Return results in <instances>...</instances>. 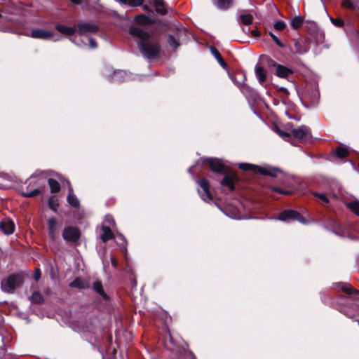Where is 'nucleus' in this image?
I'll list each match as a JSON object with an SVG mask.
<instances>
[{"label": "nucleus", "instance_id": "obj_1", "mask_svg": "<svg viewBox=\"0 0 359 359\" xmlns=\"http://www.w3.org/2000/svg\"><path fill=\"white\" fill-rule=\"evenodd\" d=\"M129 34L139 39L137 43L141 53L147 59L158 56L160 46L157 41L151 39L149 34L140 27H130Z\"/></svg>", "mask_w": 359, "mask_h": 359}, {"label": "nucleus", "instance_id": "obj_2", "mask_svg": "<svg viewBox=\"0 0 359 359\" xmlns=\"http://www.w3.org/2000/svg\"><path fill=\"white\" fill-rule=\"evenodd\" d=\"M208 163L212 171L226 174L221 184L227 187L230 191H233L234 189V182L237 180V177L233 173H229L227 167L217 158H209Z\"/></svg>", "mask_w": 359, "mask_h": 359}, {"label": "nucleus", "instance_id": "obj_3", "mask_svg": "<svg viewBox=\"0 0 359 359\" xmlns=\"http://www.w3.org/2000/svg\"><path fill=\"white\" fill-rule=\"evenodd\" d=\"M22 284L21 277L18 275H10L1 280V287L4 292L12 293Z\"/></svg>", "mask_w": 359, "mask_h": 359}, {"label": "nucleus", "instance_id": "obj_4", "mask_svg": "<svg viewBox=\"0 0 359 359\" xmlns=\"http://www.w3.org/2000/svg\"><path fill=\"white\" fill-rule=\"evenodd\" d=\"M238 167L240 169L244 171H248L250 173L259 172L263 175H268L271 176H274L276 172V170H272L271 168H262L258 165L248 163H239Z\"/></svg>", "mask_w": 359, "mask_h": 359}, {"label": "nucleus", "instance_id": "obj_5", "mask_svg": "<svg viewBox=\"0 0 359 359\" xmlns=\"http://www.w3.org/2000/svg\"><path fill=\"white\" fill-rule=\"evenodd\" d=\"M292 137L298 140L301 142H307L311 140L312 133L311 129L306 126H302L297 128L291 130Z\"/></svg>", "mask_w": 359, "mask_h": 359}, {"label": "nucleus", "instance_id": "obj_6", "mask_svg": "<svg viewBox=\"0 0 359 359\" xmlns=\"http://www.w3.org/2000/svg\"><path fill=\"white\" fill-rule=\"evenodd\" d=\"M199 186L198 189V194L201 199L206 203H210L212 201V197L210 193V184L207 180L201 179L196 182Z\"/></svg>", "mask_w": 359, "mask_h": 359}, {"label": "nucleus", "instance_id": "obj_7", "mask_svg": "<svg viewBox=\"0 0 359 359\" xmlns=\"http://www.w3.org/2000/svg\"><path fill=\"white\" fill-rule=\"evenodd\" d=\"M276 219L283 222H290V220H297L302 224H306V220L300 215V214L293 210H286L283 211L279 217Z\"/></svg>", "mask_w": 359, "mask_h": 359}, {"label": "nucleus", "instance_id": "obj_8", "mask_svg": "<svg viewBox=\"0 0 359 359\" xmlns=\"http://www.w3.org/2000/svg\"><path fill=\"white\" fill-rule=\"evenodd\" d=\"M76 33L79 35H86L90 33H96L99 27L93 22H81L76 25Z\"/></svg>", "mask_w": 359, "mask_h": 359}, {"label": "nucleus", "instance_id": "obj_9", "mask_svg": "<svg viewBox=\"0 0 359 359\" xmlns=\"http://www.w3.org/2000/svg\"><path fill=\"white\" fill-rule=\"evenodd\" d=\"M339 290L347 294L353 300H359V290L355 289L350 283L339 282L336 284Z\"/></svg>", "mask_w": 359, "mask_h": 359}, {"label": "nucleus", "instance_id": "obj_10", "mask_svg": "<svg viewBox=\"0 0 359 359\" xmlns=\"http://www.w3.org/2000/svg\"><path fill=\"white\" fill-rule=\"evenodd\" d=\"M55 34L53 32L43 29H33L31 31L30 37L33 39L49 40L54 36Z\"/></svg>", "mask_w": 359, "mask_h": 359}, {"label": "nucleus", "instance_id": "obj_11", "mask_svg": "<svg viewBox=\"0 0 359 359\" xmlns=\"http://www.w3.org/2000/svg\"><path fill=\"white\" fill-rule=\"evenodd\" d=\"M79 231L73 226L65 227L62 233V237L67 241L74 242L79 239Z\"/></svg>", "mask_w": 359, "mask_h": 359}, {"label": "nucleus", "instance_id": "obj_12", "mask_svg": "<svg viewBox=\"0 0 359 359\" xmlns=\"http://www.w3.org/2000/svg\"><path fill=\"white\" fill-rule=\"evenodd\" d=\"M0 229L5 234L10 235L14 231L15 224L11 219L6 218L0 222Z\"/></svg>", "mask_w": 359, "mask_h": 359}, {"label": "nucleus", "instance_id": "obj_13", "mask_svg": "<svg viewBox=\"0 0 359 359\" xmlns=\"http://www.w3.org/2000/svg\"><path fill=\"white\" fill-rule=\"evenodd\" d=\"M55 27L57 32L66 36H70L76 32V25L72 27L61 23H56Z\"/></svg>", "mask_w": 359, "mask_h": 359}, {"label": "nucleus", "instance_id": "obj_14", "mask_svg": "<svg viewBox=\"0 0 359 359\" xmlns=\"http://www.w3.org/2000/svg\"><path fill=\"white\" fill-rule=\"evenodd\" d=\"M173 35L175 36L180 41H183L189 38L188 30L180 25L175 26V32Z\"/></svg>", "mask_w": 359, "mask_h": 359}, {"label": "nucleus", "instance_id": "obj_15", "mask_svg": "<svg viewBox=\"0 0 359 359\" xmlns=\"http://www.w3.org/2000/svg\"><path fill=\"white\" fill-rule=\"evenodd\" d=\"M150 4H153L155 7L156 12L161 15L167 13V9L163 0H150Z\"/></svg>", "mask_w": 359, "mask_h": 359}, {"label": "nucleus", "instance_id": "obj_16", "mask_svg": "<svg viewBox=\"0 0 359 359\" xmlns=\"http://www.w3.org/2000/svg\"><path fill=\"white\" fill-rule=\"evenodd\" d=\"M34 177L33 176H32L30 178H29V185L27 187V189L29 188V187L31 185V183L32 182V180L34 179ZM41 193V191L40 189L36 187V188H34L32 190H27V191H22V195L25 197H34V196H38L39 194Z\"/></svg>", "mask_w": 359, "mask_h": 359}, {"label": "nucleus", "instance_id": "obj_17", "mask_svg": "<svg viewBox=\"0 0 359 359\" xmlns=\"http://www.w3.org/2000/svg\"><path fill=\"white\" fill-rule=\"evenodd\" d=\"M292 74V71L285 66L278 65L276 69V74L280 78H287Z\"/></svg>", "mask_w": 359, "mask_h": 359}, {"label": "nucleus", "instance_id": "obj_18", "mask_svg": "<svg viewBox=\"0 0 359 359\" xmlns=\"http://www.w3.org/2000/svg\"><path fill=\"white\" fill-rule=\"evenodd\" d=\"M102 233L100 236V238L103 242H106L110 239L114 238V236L110 228L105 224L102 226Z\"/></svg>", "mask_w": 359, "mask_h": 359}, {"label": "nucleus", "instance_id": "obj_19", "mask_svg": "<svg viewBox=\"0 0 359 359\" xmlns=\"http://www.w3.org/2000/svg\"><path fill=\"white\" fill-rule=\"evenodd\" d=\"M128 77L126 72L123 70H117L114 72L111 76V80L115 82H121L126 80Z\"/></svg>", "mask_w": 359, "mask_h": 359}, {"label": "nucleus", "instance_id": "obj_20", "mask_svg": "<svg viewBox=\"0 0 359 359\" xmlns=\"http://www.w3.org/2000/svg\"><path fill=\"white\" fill-rule=\"evenodd\" d=\"M210 52L212 54V55L215 57V58L217 60L218 63L220 65V66L224 69L226 68V63L223 60L221 54L213 46H210Z\"/></svg>", "mask_w": 359, "mask_h": 359}, {"label": "nucleus", "instance_id": "obj_21", "mask_svg": "<svg viewBox=\"0 0 359 359\" xmlns=\"http://www.w3.org/2000/svg\"><path fill=\"white\" fill-rule=\"evenodd\" d=\"M255 72L259 82L262 84L266 81V77L263 67L256 65L255 67Z\"/></svg>", "mask_w": 359, "mask_h": 359}, {"label": "nucleus", "instance_id": "obj_22", "mask_svg": "<svg viewBox=\"0 0 359 359\" xmlns=\"http://www.w3.org/2000/svg\"><path fill=\"white\" fill-rule=\"evenodd\" d=\"M67 201L74 208H78L79 206V201L74 195L72 187H69V192L67 196Z\"/></svg>", "mask_w": 359, "mask_h": 359}, {"label": "nucleus", "instance_id": "obj_23", "mask_svg": "<svg viewBox=\"0 0 359 359\" xmlns=\"http://www.w3.org/2000/svg\"><path fill=\"white\" fill-rule=\"evenodd\" d=\"M334 155L339 158H344L349 155L348 149L343 147H338L333 151Z\"/></svg>", "mask_w": 359, "mask_h": 359}, {"label": "nucleus", "instance_id": "obj_24", "mask_svg": "<svg viewBox=\"0 0 359 359\" xmlns=\"http://www.w3.org/2000/svg\"><path fill=\"white\" fill-rule=\"evenodd\" d=\"M168 43L174 50H176L180 45V41L173 34H169L168 36Z\"/></svg>", "mask_w": 359, "mask_h": 359}, {"label": "nucleus", "instance_id": "obj_25", "mask_svg": "<svg viewBox=\"0 0 359 359\" xmlns=\"http://www.w3.org/2000/svg\"><path fill=\"white\" fill-rule=\"evenodd\" d=\"M346 207L355 215L359 216V201L358 200H354L353 201L347 203Z\"/></svg>", "mask_w": 359, "mask_h": 359}, {"label": "nucleus", "instance_id": "obj_26", "mask_svg": "<svg viewBox=\"0 0 359 359\" xmlns=\"http://www.w3.org/2000/svg\"><path fill=\"white\" fill-rule=\"evenodd\" d=\"M57 221L54 217H51L48 220L49 234L53 239L55 237V226Z\"/></svg>", "mask_w": 359, "mask_h": 359}, {"label": "nucleus", "instance_id": "obj_27", "mask_svg": "<svg viewBox=\"0 0 359 359\" xmlns=\"http://www.w3.org/2000/svg\"><path fill=\"white\" fill-rule=\"evenodd\" d=\"M135 20L140 24H151L155 22V20L145 15H137L135 17Z\"/></svg>", "mask_w": 359, "mask_h": 359}, {"label": "nucleus", "instance_id": "obj_28", "mask_svg": "<svg viewBox=\"0 0 359 359\" xmlns=\"http://www.w3.org/2000/svg\"><path fill=\"white\" fill-rule=\"evenodd\" d=\"M48 182L51 192L54 193L60 191V185L57 181L53 179H49Z\"/></svg>", "mask_w": 359, "mask_h": 359}, {"label": "nucleus", "instance_id": "obj_29", "mask_svg": "<svg viewBox=\"0 0 359 359\" xmlns=\"http://www.w3.org/2000/svg\"><path fill=\"white\" fill-rule=\"evenodd\" d=\"M240 19L243 24L248 25L252 22L253 17L250 13H243L241 15Z\"/></svg>", "mask_w": 359, "mask_h": 359}, {"label": "nucleus", "instance_id": "obj_30", "mask_svg": "<svg viewBox=\"0 0 359 359\" xmlns=\"http://www.w3.org/2000/svg\"><path fill=\"white\" fill-rule=\"evenodd\" d=\"M6 13L15 14L19 13V7L13 2H9L7 8H6Z\"/></svg>", "mask_w": 359, "mask_h": 359}, {"label": "nucleus", "instance_id": "obj_31", "mask_svg": "<svg viewBox=\"0 0 359 359\" xmlns=\"http://www.w3.org/2000/svg\"><path fill=\"white\" fill-rule=\"evenodd\" d=\"M302 24V19L299 16H294L290 20V25L293 29H298Z\"/></svg>", "mask_w": 359, "mask_h": 359}, {"label": "nucleus", "instance_id": "obj_32", "mask_svg": "<svg viewBox=\"0 0 359 359\" xmlns=\"http://www.w3.org/2000/svg\"><path fill=\"white\" fill-rule=\"evenodd\" d=\"M117 238H118V240L116 241L117 244L121 248L123 251L126 252H127V248H126L127 241H126L125 237L122 234H120L117 236Z\"/></svg>", "mask_w": 359, "mask_h": 359}, {"label": "nucleus", "instance_id": "obj_33", "mask_svg": "<svg viewBox=\"0 0 359 359\" xmlns=\"http://www.w3.org/2000/svg\"><path fill=\"white\" fill-rule=\"evenodd\" d=\"M93 290L103 297H106L101 282L97 280L93 283Z\"/></svg>", "mask_w": 359, "mask_h": 359}, {"label": "nucleus", "instance_id": "obj_34", "mask_svg": "<svg viewBox=\"0 0 359 359\" xmlns=\"http://www.w3.org/2000/svg\"><path fill=\"white\" fill-rule=\"evenodd\" d=\"M30 299L32 302L36 304H40L43 302V297L39 292L34 291L32 296L30 297Z\"/></svg>", "mask_w": 359, "mask_h": 359}, {"label": "nucleus", "instance_id": "obj_35", "mask_svg": "<svg viewBox=\"0 0 359 359\" xmlns=\"http://www.w3.org/2000/svg\"><path fill=\"white\" fill-rule=\"evenodd\" d=\"M231 4V0H217V6L220 9H226Z\"/></svg>", "mask_w": 359, "mask_h": 359}, {"label": "nucleus", "instance_id": "obj_36", "mask_svg": "<svg viewBox=\"0 0 359 359\" xmlns=\"http://www.w3.org/2000/svg\"><path fill=\"white\" fill-rule=\"evenodd\" d=\"M341 4L343 7L352 11L355 10L357 8V5L351 0H343Z\"/></svg>", "mask_w": 359, "mask_h": 359}, {"label": "nucleus", "instance_id": "obj_37", "mask_svg": "<svg viewBox=\"0 0 359 359\" xmlns=\"http://www.w3.org/2000/svg\"><path fill=\"white\" fill-rule=\"evenodd\" d=\"M69 286L71 287L75 288H84L85 284L83 281H81L79 278H76L74 280L69 283Z\"/></svg>", "mask_w": 359, "mask_h": 359}, {"label": "nucleus", "instance_id": "obj_38", "mask_svg": "<svg viewBox=\"0 0 359 359\" xmlns=\"http://www.w3.org/2000/svg\"><path fill=\"white\" fill-rule=\"evenodd\" d=\"M48 206L49 208L53 210V211H56L57 208L58 207V203L57 199L54 196H51L49 198L48 201Z\"/></svg>", "mask_w": 359, "mask_h": 359}, {"label": "nucleus", "instance_id": "obj_39", "mask_svg": "<svg viewBox=\"0 0 359 359\" xmlns=\"http://www.w3.org/2000/svg\"><path fill=\"white\" fill-rule=\"evenodd\" d=\"M316 198H318L324 205L328 207V204L330 203L329 198L325 194H318L316 193Z\"/></svg>", "mask_w": 359, "mask_h": 359}, {"label": "nucleus", "instance_id": "obj_40", "mask_svg": "<svg viewBox=\"0 0 359 359\" xmlns=\"http://www.w3.org/2000/svg\"><path fill=\"white\" fill-rule=\"evenodd\" d=\"M276 132L282 137L283 138L284 140H288L289 138H290L292 137V135H291V130L290 131V133H286V132H283L280 129L276 128Z\"/></svg>", "mask_w": 359, "mask_h": 359}, {"label": "nucleus", "instance_id": "obj_41", "mask_svg": "<svg viewBox=\"0 0 359 359\" xmlns=\"http://www.w3.org/2000/svg\"><path fill=\"white\" fill-rule=\"evenodd\" d=\"M331 22L337 27H342L344 25V22L341 18H330Z\"/></svg>", "mask_w": 359, "mask_h": 359}, {"label": "nucleus", "instance_id": "obj_42", "mask_svg": "<svg viewBox=\"0 0 359 359\" xmlns=\"http://www.w3.org/2000/svg\"><path fill=\"white\" fill-rule=\"evenodd\" d=\"M272 191H276V192H278L279 194H282L283 195H290L292 194V191H289V190H284V189H282L280 188H278V187H273L271 188Z\"/></svg>", "mask_w": 359, "mask_h": 359}, {"label": "nucleus", "instance_id": "obj_43", "mask_svg": "<svg viewBox=\"0 0 359 359\" xmlns=\"http://www.w3.org/2000/svg\"><path fill=\"white\" fill-rule=\"evenodd\" d=\"M145 1L147 3H150V0H130L128 2V5L130 6H140L142 3Z\"/></svg>", "mask_w": 359, "mask_h": 359}, {"label": "nucleus", "instance_id": "obj_44", "mask_svg": "<svg viewBox=\"0 0 359 359\" xmlns=\"http://www.w3.org/2000/svg\"><path fill=\"white\" fill-rule=\"evenodd\" d=\"M274 28L277 30H283L285 27L286 25L283 21H277L274 23Z\"/></svg>", "mask_w": 359, "mask_h": 359}, {"label": "nucleus", "instance_id": "obj_45", "mask_svg": "<svg viewBox=\"0 0 359 359\" xmlns=\"http://www.w3.org/2000/svg\"><path fill=\"white\" fill-rule=\"evenodd\" d=\"M104 222L109 225H114L115 224L113 217L110 215H107L105 216Z\"/></svg>", "mask_w": 359, "mask_h": 359}, {"label": "nucleus", "instance_id": "obj_46", "mask_svg": "<svg viewBox=\"0 0 359 359\" xmlns=\"http://www.w3.org/2000/svg\"><path fill=\"white\" fill-rule=\"evenodd\" d=\"M269 34L278 46H280V47L283 46V44L281 43V42L280 41V40L278 39V37L276 36H275L272 32H270Z\"/></svg>", "mask_w": 359, "mask_h": 359}, {"label": "nucleus", "instance_id": "obj_47", "mask_svg": "<svg viewBox=\"0 0 359 359\" xmlns=\"http://www.w3.org/2000/svg\"><path fill=\"white\" fill-rule=\"evenodd\" d=\"M41 273L39 269H36L34 273V278L35 280H39L41 278Z\"/></svg>", "mask_w": 359, "mask_h": 359}, {"label": "nucleus", "instance_id": "obj_48", "mask_svg": "<svg viewBox=\"0 0 359 359\" xmlns=\"http://www.w3.org/2000/svg\"><path fill=\"white\" fill-rule=\"evenodd\" d=\"M89 45L91 48H95L97 46L96 41L92 38L89 39Z\"/></svg>", "mask_w": 359, "mask_h": 359}, {"label": "nucleus", "instance_id": "obj_49", "mask_svg": "<svg viewBox=\"0 0 359 359\" xmlns=\"http://www.w3.org/2000/svg\"><path fill=\"white\" fill-rule=\"evenodd\" d=\"M267 64H268L269 67H277V65H278L274 60H273L272 59H270V58L267 59Z\"/></svg>", "mask_w": 359, "mask_h": 359}, {"label": "nucleus", "instance_id": "obj_50", "mask_svg": "<svg viewBox=\"0 0 359 359\" xmlns=\"http://www.w3.org/2000/svg\"><path fill=\"white\" fill-rule=\"evenodd\" d=\"M231 79L232 81L233 82V83L235 85H236L238 88H241L242 86L243 81L239 82L237 80H236V79L233 77H231Z\"/></svg>", "mask_w": 359, "mask_h": 359}, {"label": "nucleus", "instance_id": "obj_51", "mask_svg": "<svg viewBox=\"0 0 359 359\" xmlns=\"http://www.w3.org/2000/svg\"><path fill=\"white\" fill-rule=\"evenodd\" d=\"M6 349L4 348H0V359H6L5 358Z\"/></svg>", "mask_w": 359, "mask_h": 359}, {"label": "nucleus", "instance_id": "obj_52", "mask_svg": "<svg viewBox=\"0 0 359 359\" xmlns=\"http://www.w3.org/2000/svg\"><path fill=\"white\" fill-rule=\"evenodd\" d=\"M187 359H196L194 355L190 352L187 354Z\"/></svg>", "mask_w": 359, "mask_h": 359}, {"label": "nucleus", "instance_id": "obj_53", "mask_svg": "<svg viewBox=\"0 0 359 359\" xmlns=\"http://www.w3.org/2000/svg\"><path fill=\"white\" fill-rule=\"evenodd\" d=\"M111 262L114 266H116L117 265V262L114 258H111Z\"/></svg>", "mask_w": 359, "mask_h": 359}, {"label": "nucleus", "instance_id": "obj_54", "mask_svg": "<svg viewBox=\"0 0 359 359\" xmlns=\"http://www.w3.org/2000/svg\"><path fill=\"white\" fill-rule=\"evenodd\" d=\"M71 1L74 4L79 5L81 4V0H71Z\"/></svg>", "mask_w": 359, "mask_h": 359}, {"label": "nucleus", "instance_id": "obj_55", "mask_svg": "<svg viewBox=\"0 0 359 359\" xmlns=\"http://www.w3.org/2000/svg\"><path fill=\"white\" fill-rule=\"evenodd\" d=\"M143 8H144V10H147V9H148V7H147V5H144V6H143Z\"/></svg>", "mask_w": 359, "mask_h": 359}, {"label": "nucleus", "instance_id": "obj_56", "mask_svg": "<svg viewBox=\"0 0 359 359\" xmlns=\"http://www.w3.org/2000/svg\"><path fill=\"white\" fill-rule=\"evenodd\" d=\"M70 41L74 43H76L75 41L73 39H70Z\"/></svg>", "mask_w": 359, "mask_h": 359}, {"label": "nucleus", "instance_id": "obj_57", "mask_svg": "<svg viewBox=\"0 0 359 359\" xmlns=\"http://www.w3.org/2000/svg\"><path fill=\"white\" fill-rule=\"evenodd\" d=\"M133 285H134V286H135V285H136V281H135V280H134V281L133 282Z\"/></svg>", "mask_w": 359, "mask_h": 359}, {"label": "nucleus", "instance_id": "obj_58", "mask_svg": "<svg viewBox=\"0 0 359 359\" xmlns=\"http://www.w3.org/2000/svg\"><path fill=\"white\" fill-rule=\"evenodd\" d=\"M230 217H231V216H230ZM232 218H233V217H232ZM233 219H240V217H233Z\"/></svg>", "mask_w": 359, "mask_h": 359}, {"label": "nucleus", "instance_id": "obj_59", "mask_svg": "<svg viewBox=\"0 0 359 359\" xmlns=\"http://www.w3.org/2000/svg\"><path fill=\"white\" fill-rule=\"evenodd\" d=\"M191 168H189L188 169V172H191Z\"/></svg>", "mask_w": 359, "mask_h": 359}, {"label": "nucleus", "instance_id": "obj_60", "mask_svg": "<svg viewBox=\"0 0 359 359\" xmlns=\"http://www.w3.org/2000/svg\"><path fill=\"white\" fill-rule=\"evenodd\" d=\"M280 89H281V90L286 91V89H285V88H281Z\"/></svg>", "mask_w": 359, "mask_h": 359}]
</instances>
